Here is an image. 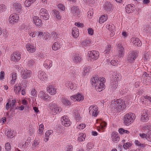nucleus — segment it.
I'll list each match as a JSON object with an SVG mask.
<instances>
[{
  "label": "nucleus",
  "instance_id": "obj_26",
  "mask_svg": "<svg viewBox=\"0 0 151 151\" xmlns=\"http://www.w3.org/2000/svg\"><path fill=\"white\" fill-rule=\"evenodd\" d=\"M65 86L68 88H70L73 90L75 89L76 87V85L70 82H68L65 84Z\"/></svg>",
  "mask_w": 151,
  "mask_h": 151
},
{
  "label": "nucleus",
  "instance_id": "obj_40",
  "mask_svg": "<svg viewBox=\"0 0 151 151\" xmlns=\"http://www.w3.org/2000/svg\"><path fill=\"white\" fill-rule=\"evenodd\" d=\"M62 103L65 106H68L71 105V103L68 99L65 98H62Z\"/></svg>",
  "mask_w": 151,
  "mask_h": 151
},
{
  "label": "nucleus",
  "instance_id": "obj_18",
  "mask_svg": "<svg viewBox=\"0 0 151 151\" xmlns=\"http://www.w3.org/2000/svg\"><path fill=\"white\" fill-rule=\"evenodd\" d=\"M111 137L112 139V141L115 143H117L120 139V137L118 135V133L115 132L112 133Z\"/></svg>",
  "mask_w": 151,
  "mask_h": 151
},
{
  "label": "nucleus",
  "instance_id": "obj_17",
  "mask_svg": "<svg viewBox=\"0 0 151 151\" xmlns=\"http://www.w3.org/2000/svg\"><path fill=\"white\" fill-rule=\"evenodd\" d=\"M149 113L147 111L145 110L141 115V119L142 122H147L149 120Z\"/></svg>",
  "mask_w": 151,
  "mask_h": 151
},
{
  "label": "nucleus",
  "instance_id": "obj_22",
  "mask_svg": "<svg viewBox=\"0 0 151 151\" xmlns=\"http://www.w3.org/2000/svg\"><path fill=\"white\" fill-rule=\"evenodd\" d=\"M33 20L35 24L37 26H40L42 24V21L39 19V17L36 16H34L32 17Z\"/></svg>",
  "mask_w": 151,
  "mask_h": 151
},
{
  "label": "nucleus",
  "instance_id": "obj_62",
  "mask_svg": "<svg viewBox=\"0 0 151 151\" xmlns=\"http://www.w3.org/2000/svg\"><path fill=\"white\" fill-rule=\"evenodd\" d=\"M136 145L139 146V147H144L145 146L143 144L140 143L138 140H136L135 142Z\"/></svg>",
  "mask_w": 151,
  "mask_h": 151
},
{
  "label": "nucleus",
  "instance_id": "obj_48",
  "mask_svg": "<svg viewBox=\"0 0 151 151\" xmlns=\"http://www.w3.org/2000/svg\"><path fill=\"white\" fill-rule=\"evenodd\" d=\"M21 27L22 29L25 31L28 30L30 29L29 27L27 25L23 24L21 25Z\"/></svg>",
  "mask_w": 151,
  "mask_h": 151
},
{
  "label": "nucleus",
  "instance_id": "obj_56",
  "mask_svg": "<svg viewBox=\"0 0 151 151\" xmlns=\"http://www.w3.org/2000/svg\"><path fill=\"white\" fill-rule=\"evenodd\" d=\"M5 148L6 151H10L11 150V147L9 143L8 142L5 144Z\"/></svg>",
  "mask_w": 151,
  "mask_h": 151
},
{
  "label": "nucleus",
  "instance_id": "obj_14",
  "mask_svg": "<svg viewBox=\"0 0 151 151\" xmlns=\"http://www.w3.org/2000/svg\"><path fill=\"white\" fill-rule=\"evenodd\" d=\"M38 77L42 81H45L47 80V75L45 72L39 71L38 72Z\"/></svg>",
  "mask_w": 151,
  "mask_h": 151
},
{
  "label": "nucleus",
  "instance_id": "obj_4",
  "mask_svg": "<svg viewBox=\"0 0 151 151\" xmlns=\"http://www.w3.org/2000/svg\"><path fill=\"white\" fill-rule=\"evenodd\" d=\"M105 82V79L103 77L101 78L100 80L99 78L97 77H93L91 80L92 85L94 86H97L99 83H104Z\"/></svg>",
  "mask_w": 151,
  "mask_h": 151
},
{
  "label": "nucleus",
  "instance_id": "obj_31",
  "mask_svg": "<svg viewBox=\"0 0 151 151\" xmlns=\"http://www.w3.org/2000/svg\"><path fill=\"white\" fill-rule=\"evenodd\" d=\"M111 88L112 91H114L116 89L118 86V81H114L111 80Z\"/></svg>",
  "mask_w": 151,
  "mask_h": 151
},
{
  "label": "nucleus",
  "instance_id": "obj_3",
  "mask_svg": "<svg viewBox=\"0 0 151 151\" xmlns=\"http://www.w3.org/2000/svg\"><path fill=\"white\" fill-rule=\"evenodd\" d=\"M21 75L22 78L23 79H26L30 78L32 74L31 70L27 69H23L21 71Z\"/></svg>",
  "mask_w": 151,
  "mask_h": 151
},
{
  "label": "nucleus",
  "instance_id": "obj_45",
  "mask_svg": "<svg viewBox=\"0 0 151 151\" xmlns=\"http://www.w3.org/2000/svg\"><path fill=\"white\" fill-rule=\"evenodd\" d=\"M106 28L108 29L109 31H112V33L113 34V33H112V32H114V25L112 24H107L106 25Z\"/></svg>",
  "mask_w": 151,
  "mask_h": 151
},
{
  "label": "nucleus",
  "instance_id": "obj_60",
  "mask_svg": "<svg viewBox=\"0 0 151 151\" xmlns=\"http://www.w3.org/2000/svg\"><path fill=\"white\" fill-rule=\"evenodd\" d=\"M54 13L55 15L56 16V17L58 19H60L61 18L60 17L59 15V11H57L56 10H54Z\"/></svg>",
  "mask_w": 151,
  "mask_h": 151
},
{
  "label": "nucleus",
  "instance_id": "obj_15",
  "mask_svg": "<svg viewBox=\"0 0 151 151\" xmlns=\"http://www.w3.org/2000/svg\"><path fill=\"white\" fill-rule=\"evenodd\" d=\"M50 109H52V114L54 115H56L58 112L59 113L62 110V109L60 107L56 105H55L53 106H51Z\"/></svg>",
  "mask_w": 151,
  "mask_h": 151
},
{
  "label": "nucleus",
  "instance_id": "obj_54",
  "mask_svg": "<svg viewBox=\"0 0 151 151\" xmlns=\"http://www.w3.org/2000/svg\"><path fill=\"white\" fill-rule=\"evenodd\" d=\"M151 129V127L150 124H146L143 127V130H149Z\"/></svg>",
  "mask_w": 151,
  "mask_h": 151
},
{
  "label": "nucleus",
  "instance_id": "obj_23",
  "mask_svg": "<svg viewBox=\"0 0 151 151\" xmlns=\"http://www.w3.org/2000/svg\"><path fill=\"white\" fill-rule=\"evenodd\" d=\"M95 88L97 90L100 92L104 90L105 88V86L104 83H99L97 86H95Z\"/></svg>",
  "mask_w": 151,
  "mask_h": 151
},
{
  "label": "nucleus",
  "instance_id": "obj_8",
  "mask_svg": "<svg viewBox=\"0 0 151 151\" xmlns=\"http://www.w3.org/2000/svg\"><path fill=\"white\" fill-rule=\"evenodd\" d=\"M19 19L18 15L16 13L11 14L9 19V22L12 24L17 22Z\"/></svg>",
  "mask_w": 151,
  "mask_h": 151
},
{
  "label": "nucleus",
  "instance_id": "obj_55",
  "mask_svg": "<svg viewBox=\"0 0 151 151\" xmlns=\"http://www.w3.org/2000/svg\"><path fill=\"white\" fill-rule=\"evenodd\" d=\"M6 9V7L4 4L0 5V13H2Z\"/></svg>",
  "mask_w": 151,
  "mask_h": 151
},
{
  "label": "nucleus",
  "instance_id": "obj_13",
  "mask_svg": "<svg viewBox=\"0 0 151 151\" xmlns=\"http://www.w3.org/2000/svg\"><path fill=\"white\" fill-rule=\"evenodd\" d=\"M137 55V53L136 52L132 51L129 55L127 60L129 62L132 63L136 58Z\"/></svg>",
  "mask_w": 151,
  "mask_h": 151
},
{
  "label": "nucleus",
  "instance_id": "obj_39",
  "mask_svg": "<svg viewBox=\"0 0 151 151\" xmlns=\"http://www.w3.org/2000/svg\"><path fill=\"white\" fill-rule=\"evenodd\" d=\"M86 135L83 133H80L78 138V140L80 142H82L84 140Z\"/></svg>",
  "mask_w": 151,
  "mask_h": 151
},
{
  "label": "nucleus",
  "instance_id": "obj_33",
  "mask_svg": "<svg viewBox=\"0 0 151 151\" xmlns=\"http://www.w3.org/2000/svg\"><path fill=\"white\" fill-rule=\"evenodd\" d=\"M73 113L76 119L79 121L81 118L79 114V111L77 109H76L73 111Z\"/></svg>",
  "mask_w": 151,
  "mask_h": 151
},
{
  "label": "nucleus",
  "instance_id": "obj_36",
  "mask_svg": "<svg viewBox=\"0 0 151 151\" xmlns=\"http://www.w3.org/2000/svg\"><path fill=\"white\" fill-rule=\"evenodd\" d=\"M91 43V42L88 39H86L82 42V45L84 47H86L90 45Z\"/></svg>",
  "mask_w": 151,
  "mask_h": 151
},
{
  "label": "nucleus",
  "instance_id": "obj_11",
  "mask_svg": "<svg viewBox=\"0 0 151 151\" xmlns=\"http://www.w3.org/2000/svg\"><path fill=\"white\" fill-rule=\"evenodd\" d=\"M26 48L29 52L33 53L36 50V46L35 44L28 43L26 45Z\"/></svg>",
  "mask_w": 151,
  "mask_h": 151
},
{
  "label": "nucleus",
  "instance_id": "obj_52",
  "mask_svg": "<svg viewBox=\"0 0 151 151\" xmlns=\"http://www.w3.org/2000/svg\"><path fill=\"white\" fill-rule=\"evenodd\" d=\"M13 132L11 129L10 130H8L6 133V135L8 137L11 138L13 137Z\"/></svg>",
  "mask_w": 151,
  "mask_h": 151
},
{
  "label": "nucleus",
  "instance_id": "obj_58",
  "mask_svg": "<svg viewBox=\"0 0 151 151\" xmlns=\"http://www.w3.org/2000/svg\"><path fill=\"white\" fill-rule=\"evenodd\" d=\"M21 87H20V85L19 86H15L14 87V90L16 93H17V92L18 93L21 89Z\"/></svg>",
  "mask_w": 151,
  "mask_h": 151
},
{
  "label": "nucleus",
  "instance_id": "obj_43",
  "mask_svg": "<svg viewBox=\"0 0 151 151\" xmlns=\"http://www.w3.org/2000/svg\"><path fill=\"white\" fill-rule=\"evenodd\" d=\"M36 0H27L24 2V4L27 7H29Z\"/></svg>",
  "mask_w": 151,
  "mask_h": 151
},
{
  "label": "nucleus",
  "instance_id": "obj_10",
  "mask_svg": "<svg viewBox=\"0 0 151 151\" xmlns=\"http://www.w3.org/2000/svg\"><path fill=\"white\" fill-rule=\"evenodd\" d=\"M21 59V53L19 51L14 52L11 56V60L14 62H17Z\"/></svg>",
  "mask_w": 151,
  "mask_h": 151
},
{
  "label": "nucleus",
  "instance_id": "obj_59",
  "mask_svg": "<svg viewBox=\"0 0 151 151\" xmlns=\"http://www.w3.org/2000/svg\"><path fill=\"white\" fill-rule=\"evenodd\" d=\"M39 144V142L38 141V140L36 139L35 138L34 140V141L33 143L32 144L33 147H35L38 145Z\"/></svg>",
  "mask_w": 151,
  "mask_h": 151
},
{
  "label": "nucleus",
  "instance_id": "obj_20",
  "mask_svg": "<svg viewBox=\"0 0 151 151\" xmlns=\"http://www.w3.org/2000/svg\"><path fill=\"white\" fill-rule=\"evenodd\" d=\"M131 41L132 42L133 44L135 46L140 47L142 45L141 41L138 38H132L131 39Z\"/></svg>",
  "mask_w": 151,
  "mask_h": 151
},
{
  "label": "nucleus",
  "instance_id": "obj_19",
  "mask_svg": "<svg viewBox=\"0 0 151 151\" xmlns=\"http://www.w3.org/2000/svg\"><path fill=\"white\" fill-rule=\"evenodd\" d=\"M39 96L40 98L45 101L48 100L50 99L49 96L43 91H40L39 92Z\"/></svg>",
  "mask_w": 151,
  "mask_h": 151
},
{
  "label": "nucleus",
  "instance_id": "obj_9",
  "mask_svg": "<svg viewBox=\"0 0 151 151\" xmlns=\"http://www.w3.org/2000/svg\"><path fill=\"white\" fill-rule=\"evenodd\" d=\"M88 56L91 59L96 60L98 58L99 56V53L98 51L92 50L89 51L88 53Z\"/></svg>",
  "mask_w": 151,
  "mask_h": 151
},
{
  "label": "nucleus",
  "instance_id": "obj_24",
  "mask_svg": "<svg viewBox=\"0 0 151 151\" xmlns=\"http://www.w3.org/2000/svg\"><path fill=\"white\" fill-rule=\"evenodd\" d=\"M73 60L74 63H78L81 62V58L78 54H75L73 56Z\"/></svg>",
  "mask_w": 151,
  "mask_h": 151
},
{
  "label": "nucleus",
  "instance_id": "obj_25",
  "mask_svg": "<svg viewBox=\"0 0 151 151\" xmlns=\"http://www.w3.org/2000/svg\"><path fill=\"white\" fill-rule=\"evenodd\" d=\"M13 7L14 10L17 12L18 13H20L21 11L22 7L19 4L14 3L13 4Z\"/></svg>",
  "mask_w": 151,
  "mask_h": 151
},
{
  "label": "nucleus",
  "instance_id": "obj_2",
  "mask_svg": "<svg viewBox=\"0 0 151 151\" xmlns=\"http://www.w3.org/2000/svg\"><path fill=\"white\" fill-rule=\"evenodd\" d=\"M135 115L132 113L126 114L124 116V123L126 126H129L132 124L135 119Z\"/></svg>",
  "mask_w": 151,
  "mask_h": 151
},
{
  "label": "nucleus",
  "instance_id": "obj_38",
  "mask_svg": "<svg viewBox=\"0 0 151 151\" xmlns=\"http://www.w3.org/2000/svg\"><path fill=\"white\" fill-rule=\"evenodd\" d=\"M83 1L85 3L87 4H88L91 6L95 4V1L94 0H83Z\"/></svg>",
  "mask_w": 151,
  "mask_h": 151
},
{
  "label": "nucleus",
  "instance_id": "obj_35",
  "mask_svg": "<svg viewBox=\"0 0 151 151\" xmlns=\"http://www.w3.org/2000/svg\"><path fill=\"white\" fill-rule=\"evenodd\" d=\"M125 9L126 12L128 13L132 12L134 10L132 8V6L131 4L127 5Z\"/></svg>",
  "mask_w": 151,
  "mask_h": 151
},
{
  "label": "nucleus",
  "instance_id": "obj_12",
  "mask_svg": "<svg viewBox=\"0 0 151 151\" xmlns=\"http://www.w3.org/2000/svg\"><path fill=\"white\" fill-rule=\"evenodd\" d=\"M71 11L74 16H78L80 14V12L78 7L76 6H73L71 7Z\"/></svg>",
  "mask_w": 151,
  "mask_h": 151
},
{
  "label": "nucleus",
  "instance_id": "obj_64",
  "mask_svg": "<svg viewBox=\"0 0 151 151\" xmlns=\"http://www.w3.org/2000/svg\"><path fill=\"white\" fill-rule=\"evenodd\" d=\"M86 125L83 124H80L77 127V128L79 129H83L85 128Z\"/></svg>",
  "mask_w": 151,
  "mask_h": 151
},
{
  "label": "nucleus",
  "instance_id": "obj_37",
  "mask_svg": "<svg viewBox=\"0 0 151 151\" xmlns=\"http://www.w3.org/2000/svg\"><path fill=\"white\" fill-rule=\"evenodd\" d=\"M38 36L41 39V38L45 39V40H46L47 39V36L46 38H45V36L46 35L45 32L43 33L42 31H38Z\"/></svg>",
  "mask_w": 151,
  "mask_h": 151
},
{
  "label": "nucleus",
  "instance_id": "obj_30",
  "mask_svg": "<svg viewBox=\"0 0 151 151\" xmlns=\"http://www.w3.org/2000/svg\"><path fill=\"white\" fill-rule=\"evenodd\" d=\"M72 34L73 36L75 37H77L79 35L78 29L76 27H73L72 31Z\"/></svg>",
  "mask_w": 151,
  "mask_h": 151
},
{
  "label": "nucleus",
  "instance_id": "obj_1",
  "mask_svg": "<svg viewBox=\"0 0 151 151\" xmlns=\"http://www.w3.org/2000/svg\"><path fill=\"white\" fill-rule=\"evenodd\" d=\"M111 103L110 106V108L112 111H114L116 113H118L120 112L126 107L124 101H122L120 100L112 101Z\"/></svg>",
  "mask_w": 151,
  "mask_h": 151
},
{
  "label": "nucleus",
  "instance_id": "obj_61",
  "mask_svg": "<svg viewBox=\"0 0 151 151\" xmlns=\"http://www.w3.org/2000/svg\"><path fill=\"white\" fill-rule=\"evenodd\" d=\"M111 49V46L110 45H107L106 47L105 50L104 51L105 53H108V52Z\"/></svg>",
  "mask_w": 151,
  "mask_h": 151
},
{
  "label": "nucleus",
  "instance_id": "obj_63",
  "mask_svg": "<svg viewBox=\"0 0 151 151\" xmlns=\"http://www.w3.org/2000/svg\"><path fill=\"white\" fill-rule=\"evenodd\" d=\"M10 101H11L10 100ZM10 105H11V109H13L14 106H15L16 103V100L15 99H13L12 101H10Z\"/></svg>",
  "mask_w": 151,
  "mask_h": 151
},
{
  "label": "nucleus",
  "instance_id": "obj_50",
  "mask_svg": "<svg viewBox=\"0 0 151 151\" xmlns=\"http://www.w3.org/2000/svg\"><path fill=\"white\" fill-rule=\"evenodd\" d=\"M16 73H12V79L11 80L12 83H14L15 82L16 79Z\"/></svg>",
  "mask_w": 151,
  "mask_h": 151
},
{
  "label": "nucleus",
  "instance_id": "obj_49",
  "mask_svg": "<svg viewBox=\"0 0 151 151\" xmlns=\"http://www.w3.org/2000/svg\"><path fill=\"white\" fill-rule=\"evenodd\" d=\"M43 129L44 125L43 124L40 125L39 127V132L38 133L40 134H42L43 133Z\"/></svg>",
  "mask_w": 151,
  "mask_h": 151
},
{
  "label": "nucleus",
  "instance_id": "obj_29",
  "mask_svg": "<svg viewBox=\"0 0 151 151\" xmlns=\"http://www.w3.org/2000/svg\"><path fill=\"white\" fill-rule=\"evenodd\" d=\"M44 65L46 68H50L52 66V61L50 60H47L44 64Z\"/></svg>",
  "mask_w": 151,
  "mask_h": 151
},
{
  "label": "nucleus",
  "instance_id": "obj_28",
  "mask_svg": "<svg viewBox=\"0 0 151 151\" xmlns=\"http://www.w3.org/2000/svg\"><path fill=\"white\" fill-rule=\"evenodd\" d=\"M27 65L28 67H31L35 65V62L34 60L29 58H27Z\"/></svg>",
  "mask_w": 151,
  "mask_h": 151
},
{
  "label": "nucleus",
  "instance_id": "obj_44",
  "mask_svg": "<svg viewBox=\"0 0 151 151\" xmlns=\"http://www.w3.org/2000/svg\"><path fill=\"white\" fill-rule=\"evenodd\" d=\"M76 100L77 101H82L84 99V96L81 94L78 93L76 95Z\"/></svg>",
  "mask_w": 151,
  "mask_h": 151
},
{
  "label": "nucleus",
  "instance_id": "obj_34",
  "mask_svg": "<svg viewBox=\"0 0 151 151\" xmlns=\"http://www.w3.org/2000/svg\"><path fill=\"white\" fill-rule=\"evenodd\" d=\"M61 47V46L60 44L57 42L54 43L52 46V49L54 50H57Z\"/></svg>",
  "mask_w": 151,
  "mask_h": 151
},
{
  "label": "nucleus",
  "instance_id": "obj_7",
  "mask_svg": "<svg viewBox=\"0 0 151 151\" xmlns=\"http://www.w3.org/2000/svg\"><path fill=\"white\" fill-rule=\"evenodd\" d=\"M60 120L62 125L66 127L69 126L71 123L67 116L64 115L62 116Z\"/></svg>",
  "mask_w": 151,
  "mask_h": 151
},
{
  "label": "nucleus",
  "instance_id": "obj_41",
  "mask_svg": "<svg viewBox=\"0 0 151 151\" xmlns=\"http://www.w3.org/2000/svg\"><path fill=\"white\" fill-rule=\"evenodd\" d=\"M107 19V15H102L100 17L99 22L100 23H103L104 21L106 20Z\"/></svg>",
  "mask_w": 151,
  "mask_h": 151
},
{
  "label": "nucleus",
  "instance_id": "obj_53",
  "mask_svg": "<svg viewBox=\"0 0 151 151\" xmlns=\"http://www.w3.org/2000/svg\"><path fill=\"white\" fill-rule=\"evenodd\" d=\"M90 69V67L89 66L86 67L84 68V74L83 75L85 76L86 75V73H88Z\"/></svg>",
  "mask_w": 151,
  "mask_h": 151
},
{
  "label": "nucleus",
  "instance_id": "obj_21",
  "mask_svg": "<svg viewBox=\"0 0 151 151\" xmlns=\"http://www.w3.org/2000/svg\"><path fill=\"white\" fill-rule=\"evenodd\" d=\"M143 31L144 32L149 34H151V26L146 25L143 27Z\"/></svg>",
  "mask_w": 151,
  "mask_h": 151
},
{
  "label": "nucleus",
  "instance_id": "obj_16",
  "mask_svg": "<svg viewBox=\"0 0 151 151\" xmlns=\"http://www.w3.org/2000/svg\"><path fill=\"white\" fill-rule=\"evenodd\" d=\"M46 90L48 92L52 95H54L56 93V89L54 86L51 85H50L47 87Z\"/></svg>",
  "mask_w": 151,
  "mask_h": 151
},
{
  "label": "nucleus",
  "instance_id": "obj_42",
  "mask_svg": "<svg viewBox=\"0 0 151 151\" xmlns=\"http://www.w3.org/2000/svg\"><path fill=\"white\" fill-rule=\"evenodd\" d=\"M119 74L116 72H114L113 73L112 75V80H113L114 81H117V78H119Z\"/></svg>",
  "mask_w": 151,
  "mask_h": 151
},
{
  "label": "nucleus",
  "instance_id": "obj_57",
  "mask_svg": "<svg viewBox=\"0 0 151 151\" xmlns=\"http://www.w3.org/2000/svg\"><path fill=\"white\" fill-rule=\"evenodd\" d=\"M147 140L151 142V131H149L147 132Z\"/></svg>",
  "mask_w": 151,
  "mask_h": 151
},
{
  "label": "nucleus",
  "instance_id": "obj_51",
  "mask_svg": "<svg viewBox=\"0 0 151 151\" xmlns=\"http://www.w3.org/2000/svg\"><path fill=\"white\" fill-rule=\"evenodd\" d=\"M119 132L120 134H123L124 133L128 134L129 133V131L128 130H125L123 128H120L119 130Z\"/></svg>",
  "mask_w": 151,
  "mask_h": 151
},
{
  "label": "nucleus",
  "instance_id": "obj_5",
  "mask_svg": "<svg viewBox=\"0 0 151 151\" xmlns=\"http://www.w3.org/2000/svg\"><path fill=\"white\" fill-rule=\"evenodd\" d=\"M98 108L96 106L93 105L90 106L89 108V113L92 116L96 117L98 114Z\"/></svg>",
  "mask_w": 151,
  "mask_h": 151
},
{
  "label": "nucleus",
  "instance_id": "obj_27",
  "mask_svg": "<svg viewBox=\"0 0 151 151\" xmlns=\"http://www.w3.org/2000/svg\"><path fill=\"white\" fill-rule=\"evenodd\" d=\"M118 46L119 52L118 56L119 57H122L124 55V48L121 44H118Z\"/></svg>",
  "mask_w": 151,
  "mask_h": 151
},
{
  "label": "nucleus",
  "instance_id": "obj_47",
  "mask_svg": "<svg viewBox=\"0 0 151 151\" xmlns=\"http://www.w3.org/2000/svg\"><path fill=\"white\" fill-rule=\"evenodd\" d=\"M107 125V123L104 122H102L101 124V125L99 127L98 130H103L104 128L106 127Z\"/></svg>",
  "mask_w": 151,
  "mask_h": 151
},
{
  "label": "nucleus",
  "instance_id": "obj_6",
  "mask_svg": "<svg viewBox=\"0 0 151 151\" xmlns=\"http://www.w3.org/2000/svg\"><path fill=\"white\" fill-rule=\"evenodd\" d=\"M40 18L45 20H47L49 17L47 11L45 9H41L40 11Z\"/></svg>",
  "mask_w": 151,
  "mask_h": 151
},
{
  "label": "nucleus",
  "instance_id": "obj_32",
  "mask_svg": "<svg viewBox=\"0 0 151 151\" xmlns=\"http://www.w3.org/2000/svg\"><path fill=\"white\" fill-rule=\"evenodd\" d=\"M104 8L106 11H110L112 10V5L110 3H106Z\"/></svg>",
  "mask_w": 151,
  "mask_h": 151
},
{
  "label": "nucleus",
  "instance_id": "obj_46",
  "mask_svg": "<svg viewBox=\"0 0 151 151\" xmlns=\"http://www.w3.org/2000/svg\"><path fill=\"white\" fill-rule=\"evenodd\" d=\"M27 81L25 80V79L23 80L22 81L21 83L19 85L20 87H21V88L22 87L25 88L27 86Z\"/></svg>",
  "mask_w": 151,
  "mask_h": 151
}]
</instances>
